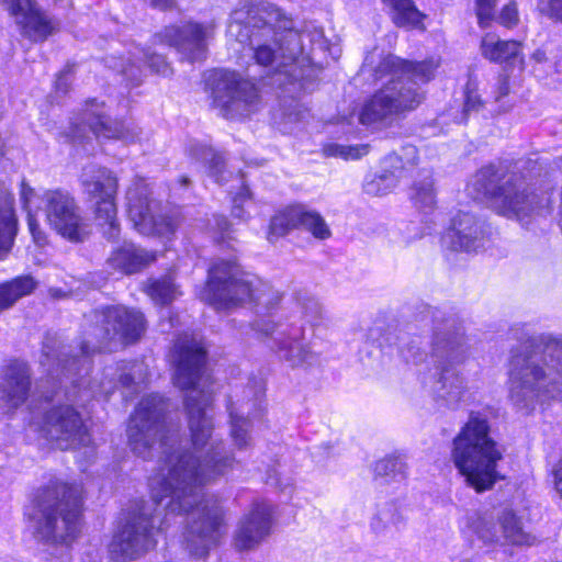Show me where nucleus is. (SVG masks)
Masks as SVG:
<instances>
[{
	"label": "nucleus",
	"mask_w": 562,
	"mask_h": 562,
	"mask_svg": "<svg viewBox=\"0 0 562 562\" xmlns=\"http://www.w3.org/2000/svg\"><path fill=\"white\" fill-rule=\"evenodd\" d=\"M173 384L189 391L184 406L192 451L177 453L178 432L165 425L167 405L159 395L143 398L132 415L127 428L131 449L143 459L150 458L156 447L165 456L166 468L160 479H151L153 498L171 513H187L183 541L195 558L207 555L224 535V512L215 498H200V487L217 480L233 469L235 459L224 452V446L213 434L211 394L198 390L205 363V350L189 336L175 344Z\"/></svg>",
	"instance_id": "obj_1"
},
{
	"label": "nucleus",
	"mask_w": 562,
	"mask_h": 562,
	"mask_svg": "<svg viewBox=\"0 0 562 562\" xmlns=\"http://www.w3.org/2000/svg\"><path fill=\"white\" fill-rule=\"evenodd\" d=\"M438 66L434 59L412 61L378 49L368 53L362 70L372 72L375 79L391 78L363 104L359 116L361 124L387 128L406 119L425 101L422 85L435 77Z\"/></svg>",
	"instance_id": "obj_2"
},
{
	"label": "nucleus",
	"mask_w": 562,
	"mask_h": 562,
	"mask_svg": "<svg viewBox=\"0 0 562 562\" xmlns=\"http://www.w3.org/2000/svg\"><path fill=\"white\" fill-rule=\"evenodd\" d=\"M508 383L509 400L526 413L544 396L562 400V336L528 338L512 357Z\"/></svg>",
	"instance_id": "obj_3"
},
{
	"label": "nucleus",
	"mask_w": 562,
	"mask_h": 562,
	"mask_svg": "<svg viewBox=\"0 0 562 562\" xmlns=\"http://www.w3.org/2000/svg\"><path fill=\"white\" fill-rule=\"evenodd\" d=\"M420 314L423 321L431 323V353L440 369L432 386L435 398L454 406L464 393L463 379L453 370L454 364L467 358L463 324L457 314L437 307L426 306Z\"/></svg>",
	"instance_id": "obj_4"
},
{
	"label": "nucleus",
	"mask_w": 562,
	"mask_h": 562,
	"mask_svg": "<svg viewBox=\"0 0 562 562\" xmlns=\"http://www.w3.org/2000/svg\"><path fill=\"white\" fill-rule=\"evenodd\" d=\"M451 458L467 484L477 493L493 488L501 480L496 468L503 452L491 436V426L484 414L470 413L468 422L453 439Z\"/></svg>",
	"instance_id": "obj_5"
},
{
	"label": "nucleus",
	"mask_w": 562,
	"mask_h": 562,
	"mask_svg": "<svg viewBox=\"0 0 562 562\" xmlns=\"http://www.w3.org/2000/svg\"><path fill=\"white\" fill-rule=\"evenodd\" d=\"M281 296L278 291L244 271L233 260H218L209 269L207 281L201 292V300L217 310H227L247 303H257L266 307L274 306Z\"/></svg>",
	"instance_id": "obj_6"
},
{
	"label": "nucleus",
	"mask_w": 562,
	"mask_h": 562,
	"mask_svg": "<svg viewBox=\"0 0 562 562\" xmlns=\"http://www.w3.org/2000/svg\"><path fill=\"white\" fill-rule=\"evenodd\" d=\"M516 169L485 166L476 172L473 187L490 201L497 214L524 220L537 214L546 199L532 190Z\"/></svg>",
	"instance_id": "obj_7"
},
{
	"label": "nucleus",
	"mask_w": 562,
	"mask_h": 562,
	"mask_svg": "<svg viewBox=\"0 0 562 562\" xmlns=\"http://www.w3.org/2000/svg\"><path fill=\"white\" fill-rule=\"evenodd\" d=\"M34 533L49 543H69L79 532L81 487L55 482L38 496Z\"/></svg>",
	"instance_id": "obj_8"
},
{
	"label": "nucleus",
	"mask_w": 562,
	"mask_h": 562,
	"mask_svg": "<svg viewBox=\"0 0 562 562\" xmlns=\"http://www.w3.org/2000/svg\"><path fill=\"white\" fill-rule=\"evenodd\" d=\"M279 16V11L271 4H249L237 9L233 13V21L228 25V34L235 36L240 43L249 40L254 49V58L258 65L269 66L280 55L288 59L295 57V49H284L281 45L283 38L296 42L297 34L289 32L276 37L271 23Z\"/></svg>",
	"instance_id": "obj_9"
},
{
	"label": "nucleus",
	"mask_w": 562,
	"mask_h": 562,
	"mask_svg": "<svg viewBox=\"0 0 562 562\" xmlns=\"http://www.w3.org/2000/svg\"><path fill=\"white\" fill-rule=\"evenodd\" d=\"M97 325L87 331V338L81 342L82 356L108 348V342L119 338L123 342H134L145 333L144 315L136 310L124 306H110L94 313Z\"/></svg>",
	"instance_id": "obj_10"
},
{
	"label": "nucleus",
	"mask_w": 562,
	"mask_h": 562,
	"mask_svg": "<svg viewBox=\"0 0 562 562\" xmlns=\"http://www.w3.org/2000/svg\"><path fill=\"white\" fill-rule=\"evenodd\" d=\"M213 104L226 119L246 117L260 101L256 86L235 71H216L210 81Z\"/></svg>",
	"instance_id": "obj_11"
},
{
	"label": "nucleus",
	"mask_w": 562,
	"mask_h": 562,
	"mask_svg": "<svg viewBox=\"0 0 562 562\" xmlns=\"http://www.w3.org/2000/svg\"><path fill=\"white\" fill-rule=\"evenodd\" d=\"M48 225L71 243H81L90 235V225L81 216L75 198L66 190H45L41 196Z\"/></svg>",
	"instance_id": "obj_12"
},
{
	"label": "nucleus",
	"mask_w": 562,
	"mask_h": 562,
	"mask_svg": "<svg viewBox=\"0 0 562 562\" xmlns=\"http://www.w3.org/2000/svg\"><path fill=\"white\" fill-rule=\"evenodd\" d=\"M155 546L151 518L145 513H139L131 515L114 533L109 552L115 562H128L138 559Z\"/></svg>",
	"instance_id": "obj_13"
},
{
	"label": "nucleus",
	"mask_w": 562,
	"mask_h": 562,
	"mask_svg": "<svg viewBox=\"0 0 562 562\" xmlns=\"http://www.w3.org/2000/svg\"><path fill=\"white\" fill-rule=\"evenodd\" d=\"M149 194L148 186L140 179L135 180L127 190V212L134 227L148 236L173 234L178 225L176 220L167 215H154Z\"/></svg>",
	"instance_id": "obj_14"
},
{
	"label": "nucleus",
	"mask_w": 562,
	"mask_h": 562,
	"mask_svg": "<svg viewBox=\"0 0 562 562\" xmlns=\"http://www.w3.org/2000/svg\"><path fill=\"white\" fill-rule=\"evenodd\" d=\"M42 431L63 450L85 445L88 440L80 415L69 405L50 408L44 416Z\"/></svg>",
	"instance_id": "obj_15"
},
{
	"label": "nucleus",
	"mask_w": 562,
	"mask_h": 562,
	"mask_svg": "<svg viewBox=\"0 0 562 562\" xmlns=\"http://www.w3.org/2000/svg\"><path fill=\"white\" fill-rule=\"evenodd\" d=\"M209 30L199 23L188 22L182 26H167L156 35L161 44L175 46L190 61L205 57Z\"/></svg>",
	"instance_id": "obj_16"
},
{
	"label": "nucleus",
	"mask_w": 562,
	"mask_h": 562,
	"mask_svg": "<svg viewBox=\"0 0 562 562\" xmlns=\"http://www.w3.org/2000/svg\"><path fill=\"white\" fill-rule=\"evenodd\" d=\"M271 514V507L268 504H255L238 522L233 538L234 547L239 551L257 547L270 533Z\"/></svg>",
	"instance_id": "obj_17"
},
{
	"label": "nucleus",
	"mask_w": 562,
	"mask_h": 562,
	"mask_svg": "<svg viewBox=\"0 0 562 562\" xmlns=\"http://www.w3.org/2000/svg\"><path fill=\"white\" fill-rule=\"evenodd\" d=\"M484 231L477 218L465 212L458 213L451 227L442 236V244L454 251H477L483 247Z\"/></svg>",
	"instance_id": "obj_18"
},
{
	"label": "nucleus",
	"mask_w": 562,
	"mask_h": 562,
	"mask_svg": "<svg viewBox=\"0 0 562 562\" xmlns=\"http://www.w3.org/2000/svg\"><path fill=\"white\" fill-rule=\"evenodd\" d=\"M30 386L27 366L19 362L11 363L0 378V405L8 413L18 408L26 401Z\"/></svg>",
	"instance_id": "obj_19"
},
{
	"label": "nucleus",
	"mask_w": 562,
	"mask_h": 562,
	"mask_svg": "<svg viewBox=\"0 0 562 562\" xmlns=\"http://www.w3.org/2000/svg\"><path fill=\"white\" fill-rule=\"evenodd\" d=\"M295 228L306 229L316 237V213L303 204L286 206L271 217L268 239L273 243Z\"/></svg>",
	"instance_id": "obj_20"
},
{
	"label": "nucleus",
	"mask_w": 562,
	"mask_h": 562,
	"mask_svg": "<svg viewBox=\"0 0 562 562\" xmlns=\"http://www.w3.org/2000/svg\"><path fill=\"white\" fill-rule=\"evenodd\" d=\"M8 5L10 13L21 18L18 23L22 27V34L32 41H43L52 34L54 26L50 21L42 14L32 0H0Z\"/></svg>",
	"instance_id": "obj_21"
},
{
	"label": "nucleus",
	"mask_w": 562,
	"mask_h": 562,
	"mask_svg": "<svg viewBox=\"0 0 562 562\" xmlns=\"http://www.w3.org/2000/svg\"><path fill=\"white\" fill-rule=\"evenodd\" d=\"M407 517L403 507L395 501L385 502L378 506L370 520V530L375 538L392 540L405 529Z\"/></svg>",
	"instance_id": "obj_22"
},
{
	"label": "nucleus",
	"mask_w": 562,
	"mask_h": 562,
	"mask_svg": "<svg viewBox=\"0 0 562 562\" xmlns=\"http://www.w3.org/2000/svg\"><path fill=\"white\" fill-rule=\"evenodd\" d=\"M80 182L89 201L115 196L119 186L111 170L92 164L83 168Z\"/></svg>",
	"instance_id": "obj_23"
},
{
	"label": "nucleus",
	"mask_w": 562,
	"mask_h": 562,
	"mask_svg": "<svg viewBox=\"0 0 562 562\" xmlns=\"http://www.w3.org/2000/svg\"><path fill=\"white\" fill-rule=\"evenodd\" d=\"M155 259V254L125 243L121 248L112 252L108 259V265L114 270L131 274L147 267Z\"/></svg>",
	"instance_id": "obj_24"
},
{
	"label": "nucleus",
	"mask_w": 562,
	"mask_h": 562,
	"mask_svg": "<svg viewBox=\"0 0 562 562\" xmlns=\"http://www.w3.org/2000/svg\"><path fill=\"white\" fill-rule=\"evenodd\" d=\"M480 52L492 63H508L521 55L522 43L514 40L504 41L495 34H486L481 40Z\"/></svg>",
	"instance_id": "obj_25"
},
{
	"label": "nucleus",
	"mask_w": 562,
	"mask_h": 562,
	"mask_svg": "<svg viewBox=\"0 0 562 562\" xmlns=\"http://www.w3.org/2000/svg\"><path fill=\"white\" fill-rule=\"evenodd\" d=\"M498 525L502 546H532L536 543V537L525 530L521 519L513 509L504 508L498 513Z\"/></svg>",
	"instance_id": "obj_26"
},
{
	"label": "nucleus",
	"mask_w": 562,
	"mask_h": 562,
	"mask_svg": "<svg viewBox=\"0 0 562 562\" xmlns=\"http://www.w3.org/2000/svg\"><path fill=\"white\" fill-rule=\"evenodd\" d=\"M13 204L14 196L10 193L0 199V258L10 251L18 233Z\"/></svg>",
	"instance_id": "obj_27"
},
{
	"label": "nucleus",
	"mask_w": 562,
	"mask_h": 562,
	"mask_svg": "<svg viewBox=\"0 0 562 562\" xmlns=\"http://www.w3.org/2000/svg\"><path fill=\"white\" fill-rule=\"evenodd\" d=\"M383 3L391 8L396 26L425 29L423 21L426 15L417 9L414 0H383Z\"/></svg>",
	"instance_id": "obj_28"
},
{
	"label": "nucleus",
	"mask_w": 562,
	"mask_h": 562,
	"mask_svg": "<svg viewBox=\"0 0 562 562\" xmlns=\"http://www.w3.org/2000/svg\"><path fill=\"white\" fill-rule=\"evenodd\" d=\"M98 224L103 228V235L109 240H116L120 235V225L116 218L115 196H106L92 201Z\"/></svg>",
	"instance_id": "obj_29"
},
{
	"label": "nucleus",
	"mask_w": 562,
	"mask_h": 562,
	"mask_svg": "<svg viewBox=\"0 0 562 562\" xmlns=\"http://www.w3.org/2000/svg\"><path fill=\"white\" fill-rule=\"evenodd\" d=\"M145 292L156 304L160 305L171 303L181 294L175 283L173 273L149 280L145 286Z\"/></svg>",
	"instance_id": "obj_30"
},
{
	"label": "nucleus",
	"mask_w": 562,
	"mask_h": 562,
	"mask_svg": "<svg viewBox=\"0 0 562 562\" xmlns=\"http://www.w3.org/2000/svg\"><path fill=\"white\" fill-rule=\"evenodd\" d=\"M93 103L88 109L93 117H88V124L90 130L97 136H103L105 138H119L124 140H133V136H128L126 127L122 123H112L106 116L92 110Z\"/></svg>",
	"instance_id": "obj_31"
},
{
	"label": "nucleus",
	"mask_w": 562,
	"mask_h": 562,
	"mask_svg": "<svg viewBox=\"0 0 562 562\" xmlns=\"http://www.w3.org/2000/svg\"><path fill=\"white\" fill-rule=\"evenodd\" d=\"M35 282L30 277L16 278L0 285V312L11 307L20 297L30 294Z\"/></svg>",
	"instance_id": "obj_32"
},
{
	"label": "nucleus",
	"mask_w": 562,
	"mask_h": 562,
	"mask_svg": "<svg viewBox=\"0 0 562 562\" xmlns=\"http://www.w3.org/2000/svg\"><path fill=\"white\" fill-rule=\"evenodd\" d=\"M470 528L484 544H502L498 515L496 519L487 515L477 516L472 520Z\"/></svg>",
	"instance_id": "obj_33"
},
{
	"label": "nucleus",
	"mask_w": 562,
	"mask_h": 562,
	"mask_svg": "<svg viewBox=\"0 0 562 562\" xmlns=\"http://www.w3.org/2000/svg\"><path fill=\"white\" fill-rule=\"evenodd\" d=\"M407 465L400 456H389L379 460L374 465V473L385 482L402 481L406 477Z\"/></svg>",
	"instance_id": "obj_34"
},
{
	"label": "nucleus",
	"mask_w": 562,
	"mask_h": 562,
	"mask_svg": "<svg viewBox=\"0 0 562 562\" xmlns=\"http://www.w3.org/2000/svg\"><path fill=\"white\" fill-rule=\"evenodd\" d=\"M411 199L419 211L424 213L431 212L436 206L432 179L428 177L423 181L415 182L412 188Z\"/></svg>",
	"instance_id": "obj_35"
},
{
	"label": "nucleus",
	"mask_w": 562,
	"mask_h": 562,
	"mask_svg": "<svg viewBox=\"0 0 562 562\" xmlns=\"http://www.w3.org/2000/svg\"><path fill=\"white\" fill-rule=\"evenodd\" d=\"M528 66L535 77L539 80H546L552 75L559 72L558 61L554 57L549 56L544 48H537L531 54Z\"/></svg>",
	"instance_id": "obj_36"
},
{
	"label": "nucleus",
	"mask_w": 562,
	"mask_h": 562,
	"mask_svg": "<svg viewBox=\"0 0 562 562\" xmlns=\"http://www.w3.org/2000/svg\"><path fill=\"white\" fill-rule=\"evenodd\" d=\"M398 176L395 171H383L368 178L363 184L367 194L384 195L397 186Z\"/></svg>",
	"instance_id": "obj_37"
},
{
	"label": "nucleus",
	"mask_w": 562,
	"mask_h": 562,
	"mask_svg": "<svg viewBox=\"0 0 562 562\" xmlns=\"http://www.w3.org/2000/svg\"><path fill=\"white\" fill-rule=\"evenodd\" d=\"M369 153V145H340V144H326L323 147V154L326 157L342 158L345 160H355L366 156Z\"/></svg>",
	"instance_id": "obj_38"
},
{
	"label": "nucleus",
	"mask_w": 562,
	"mask_h": 562,
	"mask_svg": "<svg viewBox=\"0 0 562 562\" xmlns=\"http://www.w3.org/2000/svg\"><path fill=\"white\" fill-rule=\"evenodd\" d=\"M278 352L282 359L295 367L303 363L307 358V352L297 340L284 338L280 341Z\"/></svg>",
	"instance_id": "obj_39"
},
{
	"label": "nucleus",
	"mask_w": 562,
	"mask_h": 562,
	"mask_svg": "<svg viewBox=\"0 0 562 562\" xmlns=\"http://www.w3.org/2000/svg\"><path fill=\"white\" fill-rule=\"evenodd\" d=\"M43 356L44 360H42L43 364H50V361H57V366L63 370L68 372L77 371V360L75 357L69 358V352L65 346L61 347V350L58 355H55L53 348L48 345V342H44L43 345Z\"/></svg>",
	"instance_id": "obj_40"
},
{
	"label": "nucleus",
	"mask_w": 562,
	"mask_h": 562,
	"mask_svg": "<svg viewBox=\"0 0 562 562\" xmlns=\"http://www.w3.org/2000/svg\"><path fill=\"white\" fill-rule=\"evenodd\" d=\"M231 416V434L235 445L238 448L247 447L249 443V426L250 423L247 418L229 412Z\"/></svg>",
	"instance_id": "obj_41"
},
{
	"label": "nucleus",
	"mask_w": 562,
	"mask_h": 562,
	"mask_svg": "<svg viewBox=\"0 0 562 562\" xmlns=\"http://www.w3.org/2000/svg\"><path fill=\"white\" fill-rule=\"evenodd\" d=\"M140 53L143 55V58L145 59V63L156 74L169 76L172 72L169 64L166 61L164 56L156 53H148L144 50H142Z\"/></svg>",
	"instance_id": "obj_42"
},
{
	"label": "nucleus",
	"mask_w": 562,
	"mask_h": 562,
	"mask_svg": "<svg viewBox=\"0 0 562 562\" xmlns=\"http://www.w3.org/2000/svg\"><path fill=\"white\" fill-rule=\"evenodd\" d=\"M497 0H476V16L479 24L486 27L495 19V5Z\"/></svg>",
	"instance_id": "obj_43"
},
{
	"label": "nucleus",
	"mask_w": 562,
	"mask_h": 562,
	"mask_svg": "<svg viewBox=\"0 0 562 562\" xmlns=\"http://www.w3.org/2000/svg\"><path fill=\"white\" fill-rule=\"evenodd\" d=\"M483 105L481 97L476 92L475 87L472 86V82L469 81L465 89V100L463 105V112L468 115L471 112L479 111Z\"/></svg>",
	"instance_id": "obj_44"
},
{
	"label": "nucleus",
	"mask_w": 562,
	"mask_h": 562,
	"mask_svg": "<svg viewBox=\"0 0 562 562\" xmlns=\"http://www.w3.org/2000/svg\"><path fill=\"white\" fill-rule=\"evenodd\" d=\"M36 199H38L36 191L23 179L20 183V201L27 215L32 214V206Z\"/></svg>",
	"instance_id": "obj_45"
},
{
	"label": "nucleus",
	"mask_w": 562,
	"mask_h": 562,
	"mask_svg": "<svg viewBox=\"0 0 562 562\" xmlns=\"http://www.w3.org/2000/svg\"><path fill=\"white\" fill-rule=\"evenodd\" d=\"M203 159H207L210 162V175L215 178L217 182H221V175L224 170V159L221 155L215 154L212 149H205Z\"/></svg>",
	"instance_id": "obj_46"
},
{
	"label": "nucleus",
	"mask_w": 562,
	"mask_h": 562,
	"mask_svg": "<svg viewBox=\"0 0 562 562\" xmlns=\"http://www.w3.org/2000/svg\"><path fill=\"white\" fill-rule=\"evenodd\" d=\"M498 22L502 25H505L507 27H512L518 23V10L515 2H510L506 4L502 11L501 14L497 16Z\"/></svg>",
	"instance_id": "obj_47"
},
{
	"label": "nucleus",
	"mask_w": 562,
	"mask_h": 562,
	"mask_svg": "<svg viewBox=\"0 0 562 562\" xmlns=\"http://www.w3.org/2000/svg\"><path fill=\"white\" fill-rule=\"evenodd\" d=\"M539 9L550 18L562 21V0H539Z\"/></svg>",
	"instance_id": "obj_48"
},
{
	"label": "nucleus",
	"mask_w": 562,
	"mask_h": 562,
	"mask_svg": "<svg viewBox=\"0 0 562 562\" xmlns=\"http://www.w3.org/2000/svg\"><path fill=\"white\" fill-rule=\"evenodd\" d=\"M402 357L406 362L417 364L425 358V352L415 345H407L401 350Z\"/></svg>",
	"instance_id": "obj_49"
},
{
	"label": "nucleus",
	"mask_w": 562,
	"mask_h": 562,
	"mask_svg": "<svg viewBox=\"0 0 562 562\" xmlns=\"http://www.w3.org/2000/svg\"><path fill=\"white\" fill-rule=\"evenodd\" d=\"M27 224L29 229L34 238V240L42 245L46 243V235L45 233L40 228L38 223L33 214H29L27 216Z\"/></svg>",
	"instance_id": "obj_50"
},
{
	"label": "nucleus",
	"mask_w": 562,
	"mask_h": 562,
	"mask_svg": "<svg viewBox=\"0 0 562 562\" xmlns=\"http://www.w3.org/2000/svg\"><path fill=\"white\" fill-rule=\"evenodd\" d=\"M509 78L505 75H501L497 78V87L495 91V100L498 101L499 99L508 95L509 93Z\"/></svg>",
	"instance_id": "obj_51"
},
{
	"label": "nucleus",
	"mask_w": 562,
	"mask_h": 562,
	"mask_svg": "<svg viewBox=\"0 0 562 562\" xmlns=\"http://www.w3.org/2000/svg\"><path fill=\"white\" fill-rule=\"evenodd\" d=\"M318 48L327 50L334 61H336L341 55V48L338 44H328L326 40H321L319 37Z\"/></svg>",
	"instance_id": "obj_52"
},
{
	"label": "nucleus",
	"mask_w": 562,
	"mask_h": 562,
	"mask_svg": "<svg viewBox=\"0 0 562 562\" xmlns=\"http://www.w3.org/2000/svg\"><path fill=\"white\" fill-rule=\"evenodd\" d=\"M553 484L557 493L562 497V458L552 470Z\"/></svg>",
	"instance_id": "obj_53"
},
{
	"label": "nucleus",
	"mask_w": 562,
	"mask_h": 562,
	"mask_svg": "<svg viewBox=\"0 0 562 562\" xmlns=\"http://www.w3.org/2000/svg\"><path fill=\"white\" fill-rule=\"evenodd\" d=\"M121 71L135 83H138L140 81L139 67L135 66L134 63H128L127 65L123 66Z\"/></svg>",
	"instance_id": "obj_54"
},
{
	"label": "nucleus",
	"mask_w": 562,
	"mask_h": 562,
	"mask_svg": "<svg viewBox=\"0 0 562 562\" xmlns=\"http://www.w3.org/2000/svg\"><path fill=\"white\" fill-rule=\"evenodd\" d=\"M136 371H142V367L140 366H133L132 368V372L127 373V374H122L120 376V382L124 385V386H130L131 384L133 383H136L134 380H135V376L133 375Z\"/></svg>",
	"instance_id": "obj_55"
},
{
	"label": "nucleus",
	"mask_w": 562,
	"mask_h": 562,
	"mask_svg": "<svg viewBox=\"0 0 562 562\" xmlns=\"http://www.w3.org/2000/svg\"><path fill=\"white\" fill-rule=\"evenodd\" d=\"M69 71H70L69 69H65L58 75L57 80H56L57 90H60L63 92L67 91V89H68L67 76H68Z\"/></svg>",
	"instance_id": "obj_56"
},
{
	"label": "nucleus",
	"mask_w": 562,
	"mask_h": 562,
	"mask_svg": "<svg viewBox=\"0 0 562 562\" xmlns=\"http://www.w3.org/2000/svg\"><path fill=\"white\" fill-rule=\"evenodd\" d=\"M331 235L329 227L324 218L318 214V239L329 238Z\"/></svg>",
	"instance_id": "obj_57"
},
{
	"label": "nucleus",
	"mask_w": 562,
	"mask_h": 562,
	"mask_svg": "<svg viewBox=\"0 0 562 562\" xmlns=\"http://www.w3.org/2000/svg\"><path fill=\"white\" fill-rule=\"evenodd\" d=\"M407 231H408V234L407 236L405 237V241L406 243H409L411 240L413 239H416V238H420L422 237V232L418 229V227L415 225V224H412V225H407Z\"/></svg>",
	"instance_id": "obj_58"
},
{
	"label": "nucleus",
	"mask_w": 562,
	"mask_h": 562,
	"mask_svg": "<svg viewBox=\"0 0 562 562\" xmlns=\"http://www.w3.org/2000/svg\"><path fill=\"white\" fill-rule=\"evenodd\" d=\"M216 225H217V228L223 233V234H227L228 232V228H229V223L228 221L225 218V217H220L216 220Z\"/></svg>",
	"instance_id": "obj_59"
},
{
	"label": "nucleus",
	"mask_w": 562,
	"mask_h": 562,
	"mask_svg": "<svg viewBox=\"0 0 562 562\" xmlns=\"http://www.w3.org/2000/svg\"><path fill=\"white\" fill-rule=\"evenodd\" d=\"M240 198L234 199L233 215L238 218L244 217V210L239 206L238 201Z\"/></svg>",
	"instance_id": "obj_60"
},
{
	"label": "nucleus",
	"mask_w": 562,
	"mask_h": 562,
	"mask_svg": "<svg viewBox=\"0 0 562 562\" xmlns=\"http://www.w3.org/2000/svg\"><path fill=\"white\" fill-rule=\"evenodd\" d=\"M173 0H151L153 5L160 9H168L172 5Z\"/></svg>",
	"instance_id": "obj_61"
},
{
	"label": "nucleus",
	"mask_w": 562,
	"mask_h": 562,
	"mask_svg": "<svg viewBox=\"0 0 562 562\" xmlns=\"http://www.w3.org/2000/svg\"><path fill=\"white\" fill-rule=\"evenodd\" d=\"M257 330H259V328H256ZM274 329V325L272 324H267L265 325V328H261L260 331H262L265 335H269L273 331Z\"/></svg>",
	"instance_id": "obj_62"
},
{
	"label": "nucleus",
	"mask_w": 562,
	"mask_h": 562,
	"mask_svg": "<svg viewBox=\"0 0 562 562\" xmlns=\"http://www.w3.org/2000/svg\"><path fill=\"white\" fill-rule=\"evenodd\" d=\"M405 150L407 151L408 155H411L413 158L415 157L416 155V148L414 146H408L405 148Z\"/></svg>",
	"instance_id": "obj_63"
},
{
	"label": "nucleus",
	"mask_w": 562,
	"mask_h": 562,
	"mask_svg": "<svg viewBox=\"0 0 562 562\" xmlns=\"http://www.w3.org/2000/svg\"><path fill=\"white\" fill-rule=\"evenodd\" d=\"M189 182H190V180H189V178H188V177H184V176H183V177H181V178H180V183H181L182 186H188V184H189Z\"/></svg>",
	"instance_id": "obj_64"
}]
</instances>
